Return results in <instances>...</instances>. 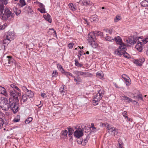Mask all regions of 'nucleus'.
<instances>
[{
    "label": "nucleus",
    "mask_w": 148,
    "mask_h": 148,
    "mask_svg": "<svg viewBox=\"0 0 148 148\" xmlns=\"http://www.w3.org/2000/svg\"><path fill=\"white\" fill-rule=\"evenodd\" d=\"M91 128L92 130H93V132H96L97 130L96 129V128L94 127V124L93 123H92L91 124Z\"/></svg>",
    "instance_id": "obj_43"
},
{
    "label": "nucleus",
    "mask_w": 148,
    "mask_h": 148,
    "mask_svg": "<svg viewBox=\"0 0 148 148\" xmlns=\"http://www.w3.org/2000/svg\"><path fill=\"white\" fill-rule=\"evenodd\" d=\"M4 8L3 6L0 5V15L1 16L2 15L3 11Z\"/></svg>",
    "instance_id": "obj_42"
},
{
    "label": "nucleus",
    "mask_w": 148,
    "mask_h": 148,
    "mask_svg": "<svg viewBox=\"0 0 148 148\" xmlns=\"http://www.w3.org/2000/svg\"><path fill=\"white\" fill-rule=\"evenodd\" d=\"M9 17V9L8 8L5 9L4 13L1 18L3 20H7Z\"/></svg>",
    "instance_id": "obj_8"
},
{
    "label": "nucleus",
    "mask_w": 148,
    "mask_h": 148,
    "mask_svg": "<svg viewBox=\"0 0 148 148\" xmlns=\"http://www.w3.org/2000/svg\"><path fill=\"white\" fill-rule=\"evenodd\" d=\"M119 148H123V143H119Z\"/></svg>",
    "instance_id": "obj_54"
},
{
    "label": "nucleus",
    "mask_w": 148,
    "mask_h": 148,
    "mask_svg": "<svg viewBox=\"0 0 148 148\" xmlns=\"http://www.w3.org/2000/svg\"><path fill=\"white\" fill-rule=\"evenodd\" d=\"M28 99L27 96L26 94L23 95L22 97L21 101V103H24Z\"/></svg>",
    "instance_id": "obj_19"
},
{
    "label": "nucleus",
    "mask_w": 148,
    "mask_h": 148,
    "mask_svg": "<svg viewBox=\"0 0 148 148\" xmlns=\"http://www.w3.org/2000/svg\"><path fill=\"white\" fill-rule=\"evenodd\" d=\"M141 5L143 7H146L148 6V1L144 0L141 3Z\"/></svg>",
    "instance_id": "obj_29"
},
{
    "label": "nucleus",
    "mask_w": 148,
    "mask_h": 148,
    "mask_svg": "<svg viewBox=\"0 0 148 148\" xmlns=\"http://www.w3.org/2000/svg\"><path fill=\"white\" fill-rule=\"evenodd\" d=\"M6 38L3 41V44L4 45V47L7 46L9 43V39L8 38V36L7 35L6 36Z\"/></svg>",
    "instance_id": "obj_20"
},
{
    "label": "nucleus",
    "mask_w": 148,
    "mask_h": 148,
    "mask_svg": "<svg viewBox=\"0 0 148 148\" xmlns=\"http://www.w3.org/2000/svg\"><path fill=\"white\" fill-rule=\"evenodd\" d=\"M112 29H107L106 30V32L110 34H111L112 33Z\"/></svg>",
    "instance_id": "obj_52"
},
{
    "label": "nucleus",
    "mask_w": 148,
    "mask_h": 148,
    "mask_svg": "<svg viewBox=\"0 0 148 148\" xmlns=\"http://www.w3.org/2000/svg\"><path fill=\"white\" fill-rule=\"evenodd\" d=\"M39 7L40 8H45V5L42 3H39Z\"/></svg>",
    "instance_id": "obj_53"
},
{
    "label": "nucleus",
    "mask_w": 148,
    "mask_h": 148,
    "mask_svg": "<svg viewBox=\"0 0 148 148\" xmlns=\"http://www.w3.org/2000/svg\"><path fill=\"white\" fill-rule=\"evenodd\" d=\"M148 42V36H147L145 39L144 43H146Z\"/></svg>",
    "instance_id": "obj_56"
},
{
    "label": "nucleus",
    "mask_w": 148,
    "mask_h": 148,
    "mask_svg": "<svg viewBox=\"0 0 148 148\" xmlns=\"http://www.w3.org/2000/svg\"><path fill=\"white\" fill-rule=\"evenodd\" d=\"M75 66L78 67H82V64H80V63H79L77 59H76L75 60Z\"/></svg>",
    "instance_id": "obj_31"
},
{
    "label": "nucleus",
    "mask_w": 148,
    "mask_h": 148,
    "mask_svg": "<svg viewBox=\"0 0 148 148\" xmlns=\"http://www.w3.org/2000/svg\"><path fill=\"white\" fill-rule=\"evenodd\" d=\"M4 124L3 119L0 118V128L3 127V125Z\"/></svg>",
    "instance_id": "obj_47"
},
{
    "label": "nucleus",
    "mask_w": 148,
    "mask_h": 148,
    "mask_svg": "<svg viewBox=\"0 0 148 148\" xmlns=\"http://www.w3.org/2000/svg\"><path fill=\"white\" fill-rule=\"evenodd\" d=\"M58 75V73L57 71H56V70H54L53 71V72L52 73V77H56Z\"/></svg>",
    "instance_id": "obj_33"
},
{
    "label": "nucleus",
    "mask_w": 148,
    "mask_h": 148,
    "mask_svg": "<svg viewBox=\"0 0 148 148\" xmlns=\"http://www.w3.org/2000/svg\"><path fill=\"white\" fill-rule=\"evenodd\" d=\"M33 118L31 117H29L25 121V123L26 124H28L30 123L32 121Z\"/></svg>",
    "instance_id": "obj_30"
},
{
    "label": "nucleus",
    "mask_w": 148,
    "mask_h": 148,
    "mask_svg": "<svg viewBox=\"0 0 148 148\" xmlns=\"http://www.w3.org/2000/svg\"><path fill=\"white\" fill-rule=\"evenodd\" d=\"M46 94L45 93H42L41 94V97H43V98L45 96V95Z\"/></svg>",
    "instance_id": "obj_57"
},
{
    "label": "nucleus",
    "mask_w": 148,
    "mask_h": 148,
    "mask_svg": "<svg viewBox=\"0 0 148 148\" xmlns=\"http://www.w3.org/2000/svg\"><path fill=\"white\" fill-rule=\"evenodd\" d=\"M136 42H137V43H142V44L144 43V39H143L140 37H139L136 38Z\"/></svg>",
    "instance_id": "obj_24"
},
{
    "label": "nucleus",
    "mask_w": 148,
    "mask_h": 148,
    "mask_svg": "<svg viewBox=\"0 0 148 148\" xmlns=\"http://www.w3.org/2000/svg\"><path fill=\"white\" fill-rule=\"evenodd\" d=\"M106 40L107 41H114V39L112 38V37H110V36H106V37L105 38Z\"/></svg>",
    "instance_id": "obj_36"
},
{
    "label": "nucleus",
    "mask_w": 148,
    "mask_h": 148,
    "mask_svg": "<svg viewBox=\"0 0 148 148\" xmlns=\"http://www.w3.org/2000/svg\"><path fill=\"white\" fill-rule=\"evenodd\" d=\"M89 43H90L91 46L93 48H96L98 46L97 43L95 42V40Z\"/></svg>",
    "instance_id": "obj_27"
},
{
    "label": "nucleus",
    "mask_w": 148,
    "mask_h": 148,
    "mask_svg": "<svg viewBox=\"0 0 148 148\" xmlns=\"http://www.w3.org/2000/svg\"><path fill=\"white\" fill-rule=\"evenodd\" d=\"M145 61V59L144 58H140L136 60L134 62V63L137 66H142Z\"/></svg>",
    "instance_id": "obj_11"
},
{
    "label": "nucleus",
    "mask_w": 148,
    "mask_h": 148,
    "mask_svg": "<svg viewBox=\"0 0 148 148\" xmlns=\"http://www.w3.org/2000/svg\"><path fill=\"white\" fill-rule=\"evenodd\" d=\"M7 101V99L6 98H3L2 99L1 98H0V104L1 105L3 104L5 101Z\"/></svg>",
    "instance_id": "obj_34"
},
{
    "label": "nucleus",
    "mask_w": 148,
    "mask_h": 148,
    "mask_svg": "<svg viewBox=\"0 0 148 148\" xmlns=\"http://www.w3.org/2000/svg\"><path fill=\"white\" fill-rule=\"evenodd\" d=\"M73 78L74 81L76 82V84H79L80 83L82 82V80L79 76H77V77L74 76Z\"/></svg>",
    "instance_id": "obj_21"
},
{
    "label": "nucleus",
    "mask_w": 148,
    "mask_h": 148,
    "mask_svg": "<svg viewBox=\"0 0 148 148\" xmlns=\"http://www.w3.org/2000/svg\"><path fill=\"white\" fill-rule=\"evenodd\" d=\"M10 98L13 97V98H17V97L15 92H16V90H18L20 91V90L18 87L13 84H11L10 85Z\"/></svg>",
    "instance_id": "obj_3"
},
{
    "label": "nucleus",
    "mask_w": 148,
    "mask_h": 148,
    "mask_svg": "<svg viewBox=\"0 0 148 148\" xmlns=\"http://www.w3.org/2000/svg\"><path fill=\"white\" fill-rule=\"evenodd\" d=\"M146 54L148 56V46L147 47V49L146 51Z\"/></svg>",
    "instance_id": "obj_64"
},
{
    "label": "nucleus",
    "mask_w": 148,
    "mask_h": 148,
    "mask_svg": "<svg viewBox=\"0 0 148 148\" xmlns=\"http://www.w3.org/2000/svg\"><path fill=\"white\" fill-rule=\"evenodd\" d=\"M10 107L14 113L16 112L18 110L19 105L18 104L14 103L10 104Z\"/></svg>",
    "instance_id": "obj_7"
},
{
    "label": "nucleus",
    "mask_w": 148,
    "mask_h": 148,
    "mask_svg": "<svg viewBox=\"0 0 148 148\" xmlns=\"http://www.w3.org/2000/svg\"><path fill=\"white\" fill-rule=\"evenodd\" d=\"M125 119H127V120L128 121H132V119L128 117H126V118H125Z\"/></svg>",
    "instance_id": "obj_61"
},
{
    "label": "nucleus",
    "mask_w": 148,
    "mask_h": 148,
    "mask_svg": "<svg viewBox=\"0 0 148 148\" xmlns=\"http://www.w3.org/2000/svg\"><path fill=\"white\" fill-rule=\"evenodd\" d=\"M103 73L102 72L99 71L96 73V75L99 77H103Z\"/></svg>",
    "instance_id": "obj_48"
},
{
    "label": "nucleus",
    "mask_w": 148,
    "mask_h": 148,
    "mask_svg": "<svg viewBox=\"0 0 148 148\" xmlns=\"http://www.w3.org/2000/svg\"><path fill=\"white\" fill-rule=\"evenodd\" d=\"M20 119V116L18 115L17 116L16 118H15L14 119L13 121L14 122H17L19 121Z\"/></svg>",
    "instance_id": "obj_38"
},
{
    "label": "nucleus",
    "mask_w": 148,
    "mask_h": 148,
    "mask_svg": "<svg viewBox=\"0 0 148 148\" xmlns=\"http://www.w3.org/2000/svg\"><path fill=\"white\" fill-rule=\"evenodd\" d=\"M73 73L79 76V75H82L84 77H91L92 76V75L89 73H86L82 71H73Z\"/></svg>",
    "instance_id": "obj_4"
},
{
    "label": "nucleus",
    "mask_w": 148,
    "mask_h": 148,
    "mask_svg": "<svg viewBox=\"0 0 148 148\" xmlns=\"http://www.w3.org/2000/svg\"><path fill=\"white\" fill-rule=\"evenodd\" d=\"M114 39V40H115L116 42V43L119 45L123 42L121 38L119 36L115 37Z\"/></svg>",
    "instance_id": "obj_15"
},
{
    "label": "nucleus",
    "mask_w": 148,
    "mask_h": 148,
    "mask_svg": "<svg viewBox=\"0 0 148 148\" xmlns=\"http://www.w3.org/2000/svg\"><path fill=\"white\" fill-rule=\"evenodd\" d=\"M62 73L63 74H64L65 75L67 76H71L73 77L74 76L71 73L69 72L65 71L64 70H62Z\"/></svg>",
    "instance_id": "obj_25"
},
{
    "label": "nucleus",
    "mask_w": 148,
    "mask_h": 148,
    "mask_svg": "<svg viewBox=\"0 0 148 148\" xmlns=\"http://www.w3.org/2000/svg\"><path fill=\"white\" fill-rule=\"evenodd\" d=\"M121 17L120 16H117L116 18L114 19V21L115 22H118L119 20H120Z\"/></svg>",
    "instance_id": "obj_50"
},
{
    "label": "nucleus",
    "mask_w": 148,
    "mask_h": 148,
    "mask_svg": "<svg viewBox=\"0 0 148 148\" xmlns=\"http://www.w3.org/2000/svg\"><path fill=\"white\" fill-rule=\"evenodd\" d=\"M122 114L123 116L125 117V118H126V117H127V112L126 111H124L122 113Z\"/></svg>",
    "instance_id": "obj_51"
},
{
    "label": "nucleus",
    "mask_w": 148,
    "mask_h": 148,
    "mask_svg": "<svg viewBox=\"0 0 148 148\" xmlns=\"http://www.w3.org/2000/svg\"><path fill=\"white\" fill-rule=\"evenodd\" d=\"M7 0H0V1L2 2H4L5 3H5H7Z\"/></svg>",
    "instance_id": "obj_60"
},
{
    "label": "nucleus",
    "mask_w": 148,
    "mask_h": 148,
    "mask_svg": "<svg viewBox=\"0 0 148 148\" xmlns=\"http://www.w3.org/2000/svg\"><path fill=\"white\" fill-rule=\"evenodd\" d=\"M24 88H25L26 91V93L27 97H33L34 96V93L31 91V90H28L26 87H24Z\"/></svg>",
    "instance_id": "obj_13"
},
{
    "label": "nucleus",
    "mask_w": 148,
    "mask_h": 148,
    "mask_svg": "<svg viewBox=\"0 0 148 148\" xmlns=\"http://www.w3.org/2000/svg\"><path fill=\"white\" fill-rule=\"evenodd\" d=\"M57 66L58 69H59V70L61 72H62V70H64L63 69L62 66L59 64H57Z\"/></svg>",
    "instance_id": "obj_40"
},
{
    "label": "nucleus",
    "mask_w": 148,
    "mask_h": 148,
    "mask_svg": "<svg viewBox=\"0 0 148 148\" xmlns=\"http://www.w3.org/2000/svg\"><path fill=\"white\" fill-rule=\"evenodd\" d=\"M3 110H8L9 108V104L8 103V101L7 99V101H5L3 104Z\"/></svg>",
    "instance_id": "obj_14"
},
{
    "label": "nucleus",
    "mask_w": 148,
    "mask_h": 148,
    "mask_svg": "<svg viewBox=\"0 0 148 148\" xmlns=\"http://www.w3.org/2000/svg\"><path fill=\"white\" fill-rule=\"evenodd\" d=\"M0 93L5 96L7 95L6 90L3 87L0 86Z\"/></svg>",
    "instance_id": "obj_22"
},
{
    "label": "nucleus",
    "mask_w": 148,
    "mask_h": 148,
    "mask_svg": "<svg viewBox=\"0 0 148 148\" xmlns=\"http://www.w3.org/2000/svg\"><path fill=\"white\" fill-rule=\"evenodd\" d=\"M82 1V3L84 5L87 6L88 5H91L92 4V3L90 1H87L86 0H81L79 2H77V3H80Z\"/></svg>",
    "instance_id": "obj_12"
},
{
    "label": "nucleus",
    "mask_w": 148,
    "mask_h": 148,
    "mask_svg": "<svg viewBox=\"0 0 148 148\" xmlns=\"http://www.w3.org/2000/svg\"><path fill=\"white\" fill-rule=\"evenodd\" d=\"M131 94L133 96V97H132L133 98H134L135 97H137L138 99H140L141 100L143 101L142 95L141 93H139L138 94L137 96H136L134 94L132 93Z\"/></svg>",
    "instance_id": "obj_28"
},
{
    "label": "nucleus",
    "mask_w": 148,
    "mask_h": 148,
    "mask_svg": "<svg viewBox=\"0 0 148 148\" xmlns=\"http://www.w3.org/2000/svg\"><path fill=\"white\" fill-rule=\"evenodd\" d=\"M68 134V131L67 130H64L62 131V135L64 136H66Z\"/></svg>",
    "instance_id": "obj_35"
},
{
    "label": "nucleus",
    "mask_w": 148,
    "mask_h": 148,
    "mask_svg": "<svg viewBox=\"0 0 148 148\" xmlns=\"http://www.w3.org/2000/svg\"><path fill=\"white\" fill-rule=\"evenodd\" d=\"M143 44L142 43H138L136 45V48L140 52L142 51L143 50Z\"/></svg>",
    "instance_id": "obj_17"
},
{
    "label": "nucleus",
    "mask_w": 148,
    "mask_h": 148,
    "mask_svg": "<svg viewBox=\"0 0 148 148\" xmlns=\"http://www.w3.org/2000/svg\"><path fill=\"white\" fill-rule=\"evenodd\" d=\"M50 30H52L53 32V33L55 34L56 35V31L55 30H54L53 29H50Z\"/></svg>",
    "instance_id": "obj_59"
},
{
    "label": "nucleus",
    "mask_w": 148,
    "mask_h": 148,
    "mask_svg": "<svg viewBox=\"0 0 148 148\" xmlns=\"http://www.w3.org/2000/svg\"><path fill=\"white\" fill-rule=\"evenodd\" d=\"M82 54L81 53V51H80L79 53V55H78V57L80 58V56H82Z\"/></svg>",
    "instance_id": "obj_63"
},
{
    "label": "nucleus",
    "mask_w": 148,
    "mask_h": 148,
    "mask_svg": "<svg viewBox=\"0 0 148 148\" xmlns=\"http://www.w3.org/2000/svg\"><path fill=\"white\" fill-rule=\"evenodd\" d=\"M69 6L70 9L72 11H75L77 10L75 5L72 3H70L69 4Z\"/></svg>",
    "instance_id": "obj_26"
},
{
    "label": "nucleus",
    "mask_w": 148,
    "mask_h": 148,
    "mask_svg": "<svg viewBox=\"0 0 148 148\" xmlns=\"http://www.w3.org/2000/svg\"><path fill=\"white\" fill-rule=\"evenodd\" d=\"M84 130L83 129L79 128L77 129L74 133L75 137L79 138L83 136Z\"/></svg>",
    "instance_id": "obj_5"
},
{
    "label": "nucleus",
    "mask_w": 148,
    "mask_h": 148,
    "mask_svg": "<svg viewBox=\"0 0 148 148\" xmlns=\"http://www.w3.org/2000/svg\"><path fill=\"white\" fill-rule=\"evenodd\" d=\"M122 78L124 79V82L127 86H129L131 84V80L129 77L125 74L122 75Z\"/></svg>",
    "instance_id": "obj_6"
},
{
    "label": "nucleus",
    "mask_w": 148,
    "mask_h": 148,
    "mask_svg": "<svg viewBox=\"0 0 148 148\" xmlns=\"http://www.w3.org/2000/svg\"><path fill=\"white\" fill-rule=\"evenodd\" d=\"M7 26V24H5L3 25H0V30L4 29Z\"/></svg>",
    "instance_id": "obj_45"
},
{
    "label": "nucleus",
    "mask_w": 148,
    "mask_h": 148,
    "mask_svg": "<svg viewBox=\"0 0 148 148\" xmlns=\"http://www.w3.org/2000/svg\"><path fill=\"white\" fill-rule=\"evenodd\" d=\"M83 143L84 144H85V145L86 144L87 142V140H84V141H83Z\"/></svg>",
    "instance_id": "obj_62"
},
{
    "label": "nucleus",
    "mask_w": 148,
    "mask_h": 148,
    "mask_svg": "<svg viewBox=\"0 0 148 148\" xmlns=\"http://www.w3.org/2000/svg\"><path fill=\"white\" fill-rule=\"evenodd\" d=\"M15 38V35H14V32H12L11 33L10 38L11 40H13Z\"/></svg>",
    "instance_id": "obj_41"
},
{
    "label": "nucleus",
    "mask_w": 148,
    "mask_h": 148,
    "mask_svg": "<svg viewBox=\"0 0 148 148\" xmlns=\"http://www.w3.org/2000/svg\"><path fill=\"white\" fill-rule=\"evenodd\" d=\"M122 55H123V56L126 58H130V55L129 54L126 52V51H125L122 53Z\"/></svg>",
    "instance_id": "obj_37"
},
{
    "label": "nucleus",
    "mask_w": 148,
    "mask_h": 148,
    "mask_svg": "<svg viewBox=\"0 0 148 148\" xmlns=\"http://www.w3.org/2000/svg\"><path fill=\"white\" fill-rule=\"evenodd\" d=\"M126 50V46L123 42L119 45V48L114 51V53L116 55L120 56L122 55V53Z\"/></svg>",
    "instance_id": "obj_2"
},
{
    "label": "nucleus",
    "mask_w": 148,
    "mask_h": 148,
    "mask_svg": "<svg viewBox=\"0 0 148 148\" xmlns=\"http://www.w3.org/2000/svg\"><path fill=\"white\" fill-rule=\"evenodd\" d=\"M43 16L46 20L48 21L50 23H51L52 20L51 18V16L49 14H47L44 15Z\"/></svg>",
    "instance_id": "obj_18"
},
{
    "label": "nucleus",
    "mask_w": 148,
    "mask_h": 148,
    "mask_svg": "<svg viewBox=\"0 0 148 148\" xmlns=\"http://www.w3.org/2000/svg\"><path fill=\"white\" fill-rule=\"evenodd\" d=\"M79 140H77V142L78 143V144H82V145H85V144L83 143V140H82L81 139H80Z\"/></svg>",
    "instance_id": "obj_49"
},
{
    "label": "nucleus",
    "mask_w": 148,
    "mask_h": 148,
    "mask_svg": "<svg viewBox=\"0 0 148 148\" xmlns=\"http://www.w3.org/2000/svg\"><path fill=\"white\" fill-rule=\"evenodd\" d=\"M73 133V131L71 128L69 130V136H70L72 135Z\"/></svg>",
    "instance_id": "obj_55"
},
{
    "label": "nucleus",
    "mask_w": 148,
    "mask_h": 148,
    "mask_svg": "<svg viewBox=\"0 0 148 148\" xmlns=\"http://www.w3.org/2000/svg\"><path fill=\"white\" fill-rule=\"evenodd\" d=\"M38 10L41 13H46L45 8H38Z\"/></svg>",
    "instance_id": "obj_39"
},
{
    "label": "nucleus",
    "mask_w": 148,
    "mask_h": 148,
    "mask_svg": "<svg viewBox=\"0 0 148 148\" xmlns=\"http://www.w3.org/2000/svg\"><path fill=\"white\" fill-rule=\"evenodd\" d=\"M64 86L62 85L60 88V92L62 95H64L65 93L64 91Z\"/></svg>",
    "instance_id": "obj_32"
},
{
    "label": "nucleus",
    "mask_w": 148,
    "mask_h": 148,
    "mask_svg": "<svg viewBox=\"0 0 148 148\" xmlns=\"http://www.w3.org/2000/svg\"><path fill=\"white\" fill-rule=\"evenodd\" d=\"M26 5V3L24 0H20L18 5L21 7H22Z\"/></svg>",
    "instance_id": "obj_23"
},
{
    "label": "nucleus",
    "mask_w": 148,
    "mask_h": 148,
    "mask_svg": "<svg viewBox=\"0 0 148 148\" xmlns=\"http://www.w3.org/2000/svg\"><path fill=\"white\" fill-rule=\"evenodd\" d=\"M104 94V91L102 89H100L93 98L92 103L94 106L98 104L99 101L101 99Z\"/></svg>",
    "instance_id": "obj_1"
},
{
    "label": "nucleus",
    "mask_w": 148,
    "mask_h": 148,
    "mask_svg": "<svg viewBox=\"0 0 148 148\" xmlns=\"http://www.w3.org/2000/svg\"><path fill=\"white\" fill-rule=\"evenodd\" d=\"M74 44L73 43H71L68 45V46L70 49H71L73 47Z\"/></svg>",
    "instance_id": "obj_44"
},
{
    "label": "nucleus",
    "mask_w": 148,
    "mask_h": 148,
    "mask_svg": "<svg viewBox=\"0 0 148 148\" xmlns=\"http://www.w3.org/2000/svg\"><path fill=\"white\" fill-rule=\"evenodd\" d=\"M87 40L89 42L95 40V36L94 32H91L88 34Z\"/></svg>",
    "instance_id": "obj_9"
},
{
    "label": "nucleus",
    "mask_w": 148,
    "mask_h": 148,
    "mask_svg": "<svg viewBox=\"0 0 148 148\" xmlns=\"http://www.w3.org/2000/svg\"><path fill=\"white\" fill-rule=\"evenodd\" d=\"M133 102V104H135L136 103H138V102H137L135 100L133 101L132 102Z\"/></svg>",
    "instance_id": "obj_58"
},
{
    "label": "nucleus",
    "mask_w": 148,
    "mask_h": 148,
    "mask_svg": "<svg viewBox=\"0 0 148 148\" xmlns=\"http://www.w3.org/2000/svg\"><path fill=\"white\" fill-rule=\"evenodd\" d=\"M107 128L108 130L109 133L112 135H115L118 133V130L114 127H111L110 128L109 127H107Z\"/></svg>",
    "instance_id": "obj_10"
},
{
    "label": "nucleus",
    "mask_w": 148,
    "mask_h": 148,
    "mask_svg": "<svg viewBox=\"0 0 148 148\" xmlns=\"http://www.w3.org/2000/svg\"><path fill=\"white\" fill-rule=\"evenodd\" d=\"M16 11H14V12H15L16 15L17 16L20 14L21 13V11L20 10L18 9H16Z\"/></svg>",
    "instance_id": "obj_46"
},
{
    "label": "nucleus",
    "mask_w": 148,
    "mask_h": 148,
    "mask_svg": "<svg viewBox=\"0 0 148 148\" xmlns=\"http://www.w3.org/2000/svg\"><path fill=\"white\" fill-rule=\"evenodd\" d=\"M121 98L122 99L125 100L126 102L129 103L132 102L133 101V100L132 99L125 95L121 96Z\"/></svg>",
    "instance_id": "obj_16"
}]
</instances>
